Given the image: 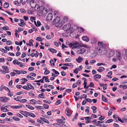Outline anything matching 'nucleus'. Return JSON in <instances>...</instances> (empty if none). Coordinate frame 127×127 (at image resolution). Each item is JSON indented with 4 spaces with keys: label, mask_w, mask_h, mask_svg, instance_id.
Here are the masks:
<instances>
[{
    "label": "nucleus",
    "mask_w": 127,
    "mask_h": 127,
    "mask_svg": "<svg viewBox=\"0 0 127 127\" xmlns=\"http://www.w3.org/2000/svg\"><path fill=\"white\" fill-rule=\"evenodd\" d=\"M60 18L57 17L53 21V22L55 24V26L57 28H60L62 27L63 24V22H60Z\"/></svg>",
    "instance_id": "f257e3e1"
},
{
    "label": "nucleus",
    "mask_w": 127,
    "mask_h": 127,
    "mask_svg": "<svg viewBox=\"0 0 127 127\" xmlns=\"http://www.w3.org/2000/svg\"><path fill=\"white\" fill-rule=\"evenodd\" d=\"M71 25L70 24H67L64 25L63 27V29L67 32H71Z\"/></svg>",
    "instance_id": "f03ea898"
},
{
    "label": "nucleus",
    "mask_w": 127,
    "mask_h": 127,
    "mask_svg": "<svg viewBox=\"0 0 127 127\" xmlns=\"http://www.w3.org/2000/svg\"><path fill=\"white\" fill-rule=\"evenodd\" d=\"M102 49L100 47H96L95 49V52L98 55H101L103 54L102 52Z\"/></svg>",
    "instance_id": "7ed1b4c3"
},
{
    "label": "nucleus",
    "mask_w": 127,
    "mask_h": 127,
    "mask_svg": "<svg viewBox=\"0 0 127 127\" xmlns=\"http://www.w3.org/2000/svg\"><path fill=\"white\" fill-rule=\"evenodd\" d=\"M36 3L35 2H34L33 0H32L30 3V5L32 8H35V10H38V8H37V7H36Z\"/></svg>",
    "instance_id": "20e7f679"
},
{
    "label": "nucleus",
    "mask_w": 127,
    "mask_h": 127,
    "mask_svg": "<svg viewBox=\"0 0 127 127\" xmlns=\"http://www.w3.org/2000/svg\"><path fill=\"white\" fill-rule=\"evenodd\" d=\"M86 49L85 48L80 49L77 51L76 53L78 54H81L84 53Z\"/></svg>",
    "instance_id": "39448f33"
},
{
    "label": "nucleus",
    "mask_w": 127,
    "mask_h": 127,
    "mask_svg": "<svg viewBox=\"0 0 127 127\" xmlns=\"http://www.w3.org/2000/svg\"><path fill=\"white\" fill-rule=\"evenodd\" d=\"M53 15L51 13H49L47 16L46 19L48 21L51 20L53 18Z\"/></svg>",
    "instance_id": "423d86ee"
},
{
    "label": "nucleus",
    "mask_w": 127,
    "mask_h": 127,
    "mask_svg": "<svg viewBox=\"0 0 127 127\" xmlns=\"http://www.w3.org/2000/svg\"><path fill=\"white\" fill-rule=\"evenodd\" d=\"M8 100V98L6 97H1L0 98V101L1 102H4Z\"/></svg>",
    "instance_id": "0eeeda50"
},
{
    "label": "nucleus",
    "mask_w": 127,
    "mask_h": 127,
    "mask_svg": "<svg viewBox=\"0 0 127 127\" xmlns=\"http://www.w3.org/2000/svg\"><path fill=\"white\" fill-rule=\"evenodd\" d=\"M2 69L4 70V71L3 73L5 74L6 73H8V69L7 67V66H2Z\"/></svg>",
    "instance_id": "6e6552de"
},
{
    "label": "nucleus",
    "mask_w": 127,
    "mask_h": 127,
    "mask_svg": "<svg viewBox=\"0 0 127 127\" xmlns=\"http://www.w3.org/2000/svg\"><path fill=\"white\" fill-rule=\"evenodd\" d=\"M43 6H42L41 7H40L39 6L38 7L39 9L38 11V13H39L40 14H41V15H42V14L43 13V8H41Z\"/></svg>",
    "instance_id": "1a4fd4ad"
},
{
    "label": "nucleus",
    "mask_w": 127,
    "mask_h": 127,
    "mask_svg": "<svg viewBox=\"0 0 127 127\" xmlns=\"http://www.w3.org/2000/svg\"><path fill=\"white\" fill-rule=\"evenodd\" d=\"M5 107L7 108V105L5 106L3 105L1 107V110L3 112H6L7 111V109Z\"/></svg>",
    "instance_id": "9d476101"
},
{
    "label": "nucleus",
    "mask_w": 127,
    "mask_h": 127,
    "mask_svg": "<svg viewBox=\"0 0 127 127\" xmlns=\"http://www.w3.org/2000/svg\"><path fill=\"white\" fill-rule=\"evenodd\" d=\"M19 112L22 115H23L24 116L26 117H27L28 116V115L27 113L26 112H28L25 111L24 112L21 110H20Z\"/></svg>",
    "instance_id": "9b49d317"
},
{
    "label": "nucleus",
    "mask_w": 127,
    "mask_h": 127,
    "mask_svg": "<svg viewBox=\"0 0 127 127\" xmlns=\"http://www.w3.org/2000/svg\"><path fill=\"white\" fill-rule=\"evenodd\" d=\"M82 39L83 40L86 42H88L89 41V39L88 37L87 36H84L82 37Z\"/></svg>",
    "instance_id": "f8f14e48"
},
{
    "label": "nucleus",
    "mask_w": 127,
    "mask_h": 127,
    "mask_svg": "<svg viewBox=\"0 0 127 127\" xmlns=\"http://www.w3.org/2000/svg\"><path fill=\"white\" fill-rule=\"evenodd\" d=\"M76 61L79 63H80L82 61H83V59L81 57H79L78 58V59H76Z\"/></svg>",
    "instance_id": "ddd939ff"
},
{
    "label": "nucleus",
    "mask_w": 127,
    "mask_h": 127,
    "mask_svg": "<svg viewBox=\"0 0 127 127\" xmlns=\"http://www.w3.org/2000/svg\"><path fill=\"white\" fill-rule=\"evenodd\" d=\"M10 107L11 108L15 109H19L22 107L20 106H11Z\"/></svg>",
    "instance_id": "4468645a"
},
{
    "label": "nucleus",
    "mask_w": 127,
    "mask_h": 127,
    "mask_svg": "<svg viewBox=\"0 0 127 127\" xmlns=\"http://www.w3.org/2000/svg\"><path fill=\"white\" fill-rule=\"evenodd\" d=\"M30 103L32 104H36V103L37 101L34 99H32L30 101Z\"/></svg>",
    "instance_id": "2eb2a0df"
},
{
    "label": "nucleus",
    "mask_w": 127,
    "mask_h": 127,
    "mask_svg": "<svg viewBox=\"0 0 127 127\" xmlns=\"http://www.w3.org/2000/svg\"><path fill=\"white\" fill-rule=\"evenodd\" d=\"M26 112V113H27L28 114V115H29V116H30L33 118H35L36 117L35 115L34 114H33L32 113H31L28 112Z\"/></svg>",
    "instance_id": "dca6fc26"
},
{
    "label": "nucleus",
    "mask_w": 127,
    "mask_h": 127,
    "mask_svg": "<svg viewBox=\"0 0 127 127\" xmlns=\"http://www.w3.org/2000/svg\"><path fill=\"white\" fill-rule=\"evenodd\" d=\"M48 50L50 52H52V53H56L57 52V50L51 48L48 49Z\"/></svg>",
    "instance_id": "f3484780"
},
{
    "label": "nucleus",
    "mask_w": 127,
    "mask_h": 127,
    "mask_svg": "<svg viewBox=\"0 0 127 127\" xmlns=\"http://www.w3.org/2000/svg\"><path fill=\"white\" fill-rule=\"evenodd\" d=\"M105 70V69L104 67L100 66L99 67V69H97V70L99 72H101Z\"/></svg>",
    "instance_id": "a211bd4d"
},
{
    "label": "nucleus",
    "mask_w": 127,
    "mask_h": 127,
    "mask_svg": "<svg viewBox=\"0 0 127 127\" xmlns=\"http://www.w3.org/2000/svg\"><path fill=\"white\" fill-rule=\"evenodd\" d=\"M16 64H17L18 66L20 67H22L25 66V65L22 64V62H17Z\"/></svg>",
    "instance_id": "6ab92c4d"
},
{
    "label": "nucleus",
    "mask_w": 127,
    "mask_h": 127,
    "mask_svg": "<svg viewBox=\"0 0 127 127\" xmlns=\"http://www.w3.org/2000/svg\"><path fill=\"white\" fill-rule=\"evenodd\" d=\"M48 77L47 76H44L43 77V80H44V79L45 78V80L46 82H49L50 81L48 79Z\"/></svg>",
    "instance_id": "aec40b11"
},
{
    "label": "nucleus",
    "mask_w": 127,
    "mask_h": 127,
    "mask_svg": "<svg viewBox=\"0 0 127 127\" xmlns=\"http://www.w3.org/2000/svg\"><path fill=\"white\" fill-rule=\"evenodd\" d=\"M21 81L22 82V83H21L22 84H23L25 83V82L28 81V80L26 78H23L21 79Z\"/></svg>",
    "instance_id": "412c9836"
},
{
    "label": "nucleus",
    "mask_w": 127,
    "mask_h": 127,
    "mask_svg": "<svg viewBox=\"0 0 127 127\" xmlns=\"http://www.w3.org/2000/svg\"><path fill=\"white\" fill-rule=\"evenodd\" d=\"M26 106L27 107L31 110H33L34 109V108L31 105H26Z\"/></svg>",
    "instance_id": "4be33fe9"
},
{
    "label": "nucleus",
    "mask_w": 127,
    "mask_h": 127,
    "mask_svg": "<svg viewBox=\"0 0 127 127\" xmlns=\"http://www.w3.org/2000/svg\"><path fill=\"white\" fill-rule=\"evenodd\" d=\"M63 65H64L67 66H70L72 67H73V65L71 63L64 64Z\"/></svg>",
    "instance_id": "5701e85b"
},
{
    "label": "nucleus",
    "mask_w": 127,
    "mask_h": 127,
    "mask_svg": "<svg viewBox=\"0 0 127 127\" xmlns=\"http://www.w3.org/2000/svg\"><path fill=\"white\" fill-rule=\"evenodd\" d=\"M102 99L103 101L105 102H107L108 101L107 99L103 95L102 96Z\"/></svg>",
    "instance_id": "b1692460"
},
{
    "label": "nucleus",
    "mask_w": 127,
    "mask_h": 127,
    "mask_svg": "<svg viewBox=\"0 0 127 127\" xmlns=\"http://www.w3.org/2000/svg\"><path fill=\"white\" fill-rule=\"evenodd\" d=\"M68 20V18L66 17H64L63 18V20L62 21L63 23H64L65 22H67Z\"/></svg>",
    "instance_id": "393cba45"
},
{
    "label": "nucleus",
    "mask_w": 127,
    "mask_h": 127,
    "mask_svg": "<svg viewBox=\"0 0 127 127\" xmlns=\"http://www.w3.org/2000/svg\"><path fill=\"white\" fill-rule=\"evenodd\" d=\"M58 125L61 127H67V126L61 123H59Z\"/></svg>",
    "instance_id": "a878e982"
},
{
    "label": "nucleus",
    "mask_w": 127,
    "mask_h": 127,
    "mask_svg": "<svg viewBox=\"0 0 127 127\" xmlns=\"http://www.w3.org/2000/svg\"><path fill=\"white\" fill-rule=\"evenodd\" d=\"M121 54L120 52H118V54L116 56L117 58L119 60H120L121 59V57L120 56Z\"/></svg>",
    "instance_id": "bb28decb"
},
{
    "label": "nucleus",
    "mask_w": 127,
    "mask_h": 127,
    "mask_svg": "<svg viewBox=\"0 0 127 127\" xmlns=\"http://www.w3.org/2000/svg\"><path fill=\"white\" fill-rule=\"evenodd\" d=\"M13 72H14L15 74L19 75L20 74L19 70H18L15 69H13Z\"/></svg>",
    "instance_id": "cd10ccee"
},
{
    "label": "nucleus",
    "mask_w": 127,
    "mask_h": 127,
    "mask_svg": "<svg viewBox=\"0 0 127 127\" xmlns=\"http://www.w3.org/2000/svg\"><path fill=\"white\" fill-rule=\"evenodd\" d=\"M95 77L98 79H99L101 77V75L99 74H96L94 76Z\"/></svg>",
    "instance_id": "c85d7f7f"
},
{
    "label": "nucleus",
    "mask_w": 127,
    "mask_h": 127,
    "mask_svg": "<svg viewBox=\"0 0 127 127\" xmlns=\"http://www.w3.org/2000/svg\"><path fill=\"white\" fill-rule=\"evenodd\" d=\"M15 43L16 44L18 45H21L22 44V41H21L19 42V43H18L17 41H15Z\"/></svg>",
    "instance_id": "c756f323"
},
{
    "label": "nucleus",
    "mask_w": 127,
    "mask_h": 127,
    "mask_svg": "<svg viewBox=\"0 0 127 127\" xmlns=\"http://www.w3.org/2000/svg\"><path fill=\"white\" fill-rule=\"evenodd\" d=\"M27 101V99H22L20 100L19 102H22V103H24L26 102Z\"/></svg>",
    "instance_id": "7c9ffc66"
},
{
    "label": "nucleus",
    "mask_w": 127,
    "mask_h": 127,
    "mask_svg": "<svg viewBox=\"0 0 127 127\" xmlns=\"http://www.w3.org/2000/svg\"><path fill=\"white\" fill-rule=\"evenodd\" d=\"M50 63L52 66H54V65L55 61L53 60H50Z\"/></svg>",
    "instance_id": "2f4dec72"
},
{
    "label": "nucleus",
    "mask_w": 127,
    "mask_h": 127,
    "mask_svg": "<svg viewBox=\"0 0 127 127\" xmlns=\"http://www.w3.org/2000/svg\"><path fill=\"white\" fill-rule=\"evenodd\" d=\"M20 74H26L27 73L26 71L24 70H19Z\"/></svg>",
    "instance_id": "473e14b6"
},
{
    "label": "nucleus",
    "mask_w": 127,
    "mask_h": 127,
    "mask_svg": "<svg viewBox=\"0 0 127 127\" xmlns=\"http://www.w3.org/2000/svg\"><path fill=\"white\" fill-rule=\"evenodd\" d=\"M27 77L29 79H31V80H33L34 79V78L32 76H30L29 75H28L27 76Z\"/></svg>",
    "instance_id": "72a5a7b5"
},
{
    "label": "nucleus",
    "mask_w": 127,
    "mask_h": 127,
    "mask_svg": "<svg viewBox=\"0 0 127 127\" xmlns=\"http://www.w3.org/2000/svg\"><path fill=\"white\" fill-rule=\"evenodd\" d=\"M34 82H36L37 83H40L41 82V83H43L44 82L43 81V78L42 79H40L39 80H37L34 81Z\"/></svg>",
    "instance_id": "f704fd0d"
},
{
    "label": "nucleus",
    "mask_w": 127,
    "mask_h": 127,
    "mask_svg": "<svg viewBox=\"0 0 127 127\" xmlns=\"http://www.w3.org/2000/svg\"><path fill=\"white\" fill-rule=\"evenodd\" d=\"M14 120L17 121H20V120L19 119L17 118L16 117H13L12 118Z\"/></svg>",
    "instance_id": "c9c22d12"
},
{
    "label": "nucleus",
    "mask_w": 127,
    "mask_h": 127,
    "mask_svg": "<svg viewBox=\"0 0 127 127\" xmlns=\"http://www.w3.org/2000/svg\"><path fill=\"white\" fill-rule=\"evenodd\" d=\"M89 86L90 87H94V85L93 82H91L89 85Z\"/></svg>",
    "instance_id": "e433bc0d"
},
{
    "label": "nucleus",
    "mask_w": 127,
    "mask_h": 127,
    "mask_svg": "<svg viewBox=\"0 0 127 127\" xmlns=\"http://www.w3.org/2000/svg\"><path fill=\"white\" fill-rule=\"evenodd\" d=\"M43 106L44 108L46 109H48L49 107V106L48 105H47L45 104H43Z\"/></svg>",
    "instance_id": "4c0bfd02"
},
{
    "label": "nucleus",
    "mask_w": 127,
    "mask_h": 127,
    "mask_svg": "<svg viewBox=\"0 0 127 127\" xmlns=\"http://www.w3.org/2000/svg\"><path fill=\"white\" fill-rule=\"evenodd\" d=\"M113 121V120L112 119H110L106 121L105 122V123H109L110 122H111Z\"/></svg>",
    "instance_id": "58836bf2"
},
{
    "label": "nucleus",
    "mask_w": 127,
    "mask_h": 127,
    "mask_svg": "<svg viewBox=\"0 0 127 127\" xmlns=\"http://www.w3.org/2000/svg\"><path fill=\"white\" fill-rule=\"evenodd\" d=\"M38 96L40 98H44L45 96L43 94H40L38 95Z\"/></svg>",
    "instance_id": "ea45409f"
},
{
    "label": "nucleus",
    "mask_w": 127,
    "mask_h": 127,
    "mask_svg": "<svg viewBox=\"0 0 127 127\" xmlns=\"http://www.w3.org/2000/svg\"><path fill=\"white\" fill-rule=\"evenodd\" d=\"M105 65V63H98L96 64V65L98 66H99L101 65Z\"/></svg>",
    "instance_id": "a19ab883"
},
{
    "label": "nucleus",
    "mask_w": 127,
    "mask_h": 127,
    "mask_svg": "<svg viewBox=\"0 0 127 127\" xmlns=\"http://www.w3.org/2000/svg\"><path fill=\"white\" fill-rule=\"evenodd\" d=\"M36 40L38 41H41L43 40V39H42L41 37H37L36 38Z\"/></svg>",
    "instance_id": "79ce46f5"
},
{
    "label": "nucleus",
    "mask_w": 127,
    "mask_h": 127,
    "mask_svg": "<svg viewBox=\"0 0 127 127\" xmlns=\"http://www.w3.org/2000/svg\"><path fill=\"white\" fill-rule=\"evenodd\" d=\"M0 50L2 52L5 53H7V51L6 50L3 48H0Z\"/></svg>",
    "instance_id": "37998d69"
},
{
    "label": "nucleus",
    "mask_w": 127,
    "mask_h": 127,
    "mask_svg": "<svg viewBox=\"0 0 127 127\" xmlns=\"http://www.w3.org/2000/svg\"><path fill=\"white\" fill-rule=\"evenodd\" d=\"M7 3L6 2L4 3L3 4V7L5 8H7L8 7V5H7Z\"/></svg>",
    "instance_id": "c03bdc74"
},
{
    "label": "nucleus",
    "mask_w": 127,
    "mask_h": 127,
    "mask_svg": "<svg viewBox=\"0 0 127 127\" xmlns=\"http://www.w3.org/2000/svg\"><path fill=\"white\" fill-rule=\"evenodd\" d=\"M78 69L77 68H76L74 70H73V72L76 74H77L78 73Z\"/></svg>",
    "instance_id": "a18cd8bd"
},
{
    "label": "nucleus",
    "mask_w": 127,
    "mask_h": 127,
    "mask_svg": "<svg viewBox=\"0 0 127 127\" xmlns=\"http://www.w3.org/2000/svg\"><path fill=\"white\" fill-rule=\"evenodd\" d=\"M86 102H89L91 103L92 102V100H91L90 98L86 99Z\"/></svg>",
    "instance_id": "49530a36"
},
{
    "label": "nucleus",
    "mask_w": 127,
    "mask_h": 127,
    "mask_svg": "<svg viewBox=\"0 0 127 127\" xmlns=\"http://www.w3.org/2000/svg\"><path fill=\"white\" fill-rule=\"evenodd\" d=\"M26 56V53L23 52L21 56V57L22 58H24Z\"/></svg>",
    "instance_id": "de8ad7c7"
},
{
    "label": "nucleus",
    "mask_w": 127,
    "mask_h": 127,
    "mask_svg": "<svg viewBox=\"0 0 127 127\" xmlns=\"http://www.w3.org/2000/svg\"><path fill=\"white\" fill-rule=\"evenodd\" d=\"M56 121L57 122H59V123H63L62 120L61 119H57L56 120Z\"/></svg>",
    "instance_id": "09e8293b"
},
{
    "label": "nucleus",
    "mask_w": 127,
    "mask_h": 127,
    "mask_svg": "<svg viewBox=\"0 0 127 127\" xmlns=\"http://www.w3.org/2000/svg\"><path fill=\"white\" fill-rule=\"evenodd\" d=\"M20 11L21 13H25L26 12L25 10L23 8L20 9Z\"/></svg>",
    "instance_id": "8fccbe9b"
},
{
    "label": "nucleus",
    "mask_w": 127,
    "mask_h": 127,
    "mask_svg": "<svg viewBox=\"0 0 127 127\" xmlns=\"http://www.w3.org/2000/svg\"><path fill=\"white\" fill-rule=\"evenodd\" d=\"M61 101L60 100H58L55 103V104L56 105H58L61 103Z\"/></svg>",
    "instance_id": "3c124183"
},
{
    "label": "nucleus",
    "mask_w": 127,
    "mask_h": 127,
    "mask_svg": "<svg viewBox=\"0 0 127 127\" xmlns=\"http://www.w3.org/2000/svg\"><path fill=\"white\" fill-rule=\"evenodd\" d=\"M20 20L21 24H22L24 27V26L25 25V23L24 22V20L20 19Z\"/></svg>",
    "instance_id": "603ef678"
},
{
    "label": "nucleus",
    "mask_w": 127,
    "mask_h": 127,
    "mask_svg": "<svg viewBox=\"0 0 127 127\" xmlns=\"http://www.w3.org/2000/svg\"><path fill=\"white\" fill-rule=\"evenodd\" d=\"M102 43L100 41H99L98 43V45L99 47H97L101 48V46L102 45Z\"/></svg>",
    "instance_id": "864d4df0"
},
{
    "label": "nucleus",
    "mask_w": 127,
    "mask_h": 127,
    "mask_svg": "<svg viewBox=\"0 0 127 127\" xmlns=\"http://www.w3.org/2000/svg\"><path fill=\"white\" fill-rule=\"evenodd\" d=\"M16 115L17 116L21 118H23V117L22 115L19 113H17L16 114Z\"/></svg>",
    "instance_id": "5fc2aeb1"
},
{
    "label": "nucleus",
    "mask_w": 127,
    "mask_h": 127,
    "mask_svg": "<svg viewBox=\"0 0 127 127\" xmlns=\"http://www.w3.org/2000/svg\"><path fill=\"white\" fill-rule=\"evenodd\" d=\"M9 93V94H8V95L11 96L13 95V94L12 93H10V90L8 89V93Z\"/></svg>",
    "instance_id": "6e6d98bb"
},
{
    "label": "nucleus",
    "mask_w": 127,
    "mask_h": 127,
    "mask_svg": "<svg viewBox=\"0 0 127 127\" xmlns=\"http://www.w3.org/2000/svg\"><path fill=\"white\" fill-rule=\"evenodd\" d=\"M30 75L33 77H35L36 76V74L35 73L33 72L31 73L30 74Z\"/></svg>",
    "instance_id": "4d7b16f0"
},
{
    "label": "nucleus",
    "mask_w": 127,
    "mask_h": 127,
    "mask_svg": "<svg viewBox=\"0 0 127 127\" xmlns=\"http://www.w3.org/2000/svg\"><path fill=\"white\" fill-rule=\"evenodd\" d=\"M54 44L57 47H58L59 46V43H60V42H58V43L55 42H54Z\"/></svg>",
    "instance_id": "13d9d810"
},
{
    "label": "nucleus",
    "mask_w": 127,
    "mask_h": 127,
    "mask_svg": "<svg viewBox=\"0 0 127 127\" xmlns=\"http://www.w3.org/2000/svg\"><path fill=\"white\" fill-rule=\"evenodd\" d=\"M91 109L95 111L97 109V108L96 106H93L91 107Z\"/></svg>",
    "instance_id": "bf43d9fd"
},
{
    "label": "nucleus",
    "mask_w": 127,
    "mask_h": 127,
    "mask_svg": "<svg viewBox=\"0 0 127 127\" xmlns=\"http://www.w3.org/2000/svg\"><path fill=\"white\" fill-rule=\"evenodd\" d=\"M34 67H30L28 68V70L30 71H32L34 70Z\"/></svg>",
    "instance_id": "052dcab7"
},
{
    "label": "nucleus",
    "mask_w": 127,
    "mask_h": 127,
    "mask_svg": "<svg viewBox=\"0 0 127 127\" xmlns=\"http://www.w3.org/2000/svg\"><path fill=\"white\" fill-rule=\"evenodd\" d=\"M78 30H80V32H83L84 31V29L83 28L81 27H79L78 28Z\"/></svg>",
    "instance_id": "680f3d73"
},
{
    "label": "nucleus",
    "mask_w": 127,
    "mask_h": 127,
    "mask_svg": "<svg viewBox=\"0 0 127 127\" xmlns=\"http://www.w3.org/2000/svg\"><path fill=\"white\" fill-rule=\"evenodd\" d=\"M65 113L67 116L70 117V116L71 115L69 114V111H65Z\"/></svg>",
    "instance_id": "e2e57ef3"
},
{
    "label": "nucleus",
    "mask_w": 127,
    "mask_h": 127,
    "mask_svg": "<svg viewBox=\"0 0 127 127\" xmlns=\"http://www.w3.org/2000/svg\"><path fill=\"white\" fill-rule=\"evenodd\" d=\"M118 121L121 122L122 123H125L124 121V119H122V120L120 118H119V117L118 118Z\"/></svg>",
    "instance_id": "0e129e2a"
},
{
    "label": "nucleus",
    "mask_w": 127,
    "mask_h": 127,
    "mask_svg": "<svg viewBox=\"0 0 127 127\" xmlns=\"http://www.w3.org/2000/svg\"><path fill=\"white\" fill-rule=\"evenodd\" d=\"M113 117L115 119H118L119 116L117 115L114 114L113 115Z\"/></svg>",
    "instance_id": "69168bd1"
},
{
    "label": "nucleus",
    "mask_w": 127,
    "mask_h": 127,
    "mask_svg": "<svg viewBox=\"0 0 127 127\" xmlns=\"http://www.w3.org/2000/svg\"><path fill=\"white\" fill-rule=\"evenodd\" d=\"M35 17H30V20L32 22H33V20H35Z\"/></svg>",
    "instance_id": "338daca9"
},
{
    "label": "nucleus",
    "mask_w": 127,
    "mask_h": 127,
    "mask_svg": "<svg viewBox=\"0 0 127 127\" xmlns=\"http://www.w3.org/2000/svg\"><path fill=\"white\" fill-rule=\"evenodd\" d=\"M61 68L64 70H66V69H68V67L66 66H62L61 67Z\"/></svg>",
    "instance_id": "774afa93"
}]
</instances>
